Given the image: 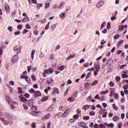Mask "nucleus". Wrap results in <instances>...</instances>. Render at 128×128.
Instances as JSON below:
<instances>
[{
	"label": "nucleus",
	"mask_w": 128,
	"mask_h": 128,
	"mask_svg": "<svg viewBox=\"0 0 128 128\" xmlns=\"http://www.w3.org/2000/svg\"><path fill=\"white\" fill-rule=\"evenodd\" d=\"M94 66L92 68H88V71H94V76H96L98 75V72H100V66L99 62H94Z\"/></svg>",
	"instance_id": "f257e3e1"
},
{
	"label": "nucleus",
	"mask_w": 128,
	"mask_h": 128,
	"mask_svg": "<svg viewBox=\"0 0 128 128\" xmlns=\"http://www.w3.org/2000/svg\"><path fill=\"white\" fill-rule=\"evenodd\" d=\"M59 110L62 112L65 111V112L62 115V118L66 117L68 114V112L70 110V109L68 108V106H60Z\"/></svg>",
	"instance_id": "f03ea898"
},
{
	"label": "nucleus",
	"mask_w": 128,
	"mask_h": 128,
	"mask_svg": "<svg viewBox=\"0 0 128 128\" xmlns=\"http://www.w3.org/2000/svg\"><path fill=\"white\" fill-rule=\"evenodd\" d=\"M14 50H16L17 54H20L22 52V46L20 45L14 46Z\"/></svg>",
	"instance_id": "7ed1b4c3"
},
{
	"label": "nucleus",
	"mask_w": 128,
	"mask_h": 128,
	"mask_svg": "<svg viewBox=\"0 0 128 128\" xmlns=\"http://www.w3.org/2000/svg\"><path fill=\"white\" fill-rule=\"evenodd\" d=\"M18 56L17 54H15L12 56V62L13 64H16V62H18Z\"/></svg>",
	"instance_id": "20e7f679"
},
{
	"label": "nucleus",
	"mask_w": 128,
	"mask_h": 128,
	"mask_svg": "<svg viewBox=\"0 0 128 128\" xmlns=\"http://www.w3.org/2000/svg\"><path fill=\"white\" fill-rule=\"evenodd\" d=\"M52 0H49L45 2V6H44V10H48V8H50V5L51 4Z\"/></svg>",
	"instance_id": "39448f33"
},
{
	"label": "nucleus",
	"mask_w": 128,
	"mask_h": 128,
	"mask_svg": "<svg viewBox=\"0 0 128 128\" xmlns=\"http://www.w3.org/2000/svg\"><path fill=\"white\" fill-rule=\"evenodd\" d=\"M104 4V2L103 0H100L98 2H97V4L96 5L98 8H100L102 6H103Z\"/></svg>",
	"instance_id": "423d86ee"
},
{
	"label": "nucleus",
	"mask_w": 128,
	"mask_h": 128,
	"mask_svg": "<svg viewBox=\"0 0 128 128\" xmlns=\"http://www.w3.org/2000/svg\"><path fill=\"white\" fill-rule=\"evenodd\" d=\"M84 89L86 90L90 89L92 87L90 84L88 82L84 84Z\"/></svg>",
	"instance_id": "0eeeda50"
},
{
	"label": "nucleus",
	"mask_w": 128,
	"mask_h": 128,
	"mask_svg": "<svg viewBox=\"0 0 128 128\" xmlns=\"http://www.w3.org/2000/svg\"><path fill=\"white\" fill-rule=\"evenodd\" d=\"M0 120L2 122L4 123V124H5L6 125H8L10 124V122L8 121L7 120H5L3 118H0Z\"/></svg>",
	"instance_id": "6e6552de"
},
{
	"label": "nucleus",
	"mask_w": 128,
	"mask_h": 128,
	"mask_svg": "<svg viewBox=\"0 0 128 128\" xmlns=\"http://www.w3.org/2000/svg\"><path fill=\"white\" fill-rule=\"evenodd\" d=\"M66 3L65 2H62L60 3L58 7V9H62L64 8V5H65Z\"/></svg>",
	"instance_id": "1a4fd4ad"
},
{
	"label": "nucleus",
	"mask_w": 128,
	"mask_h": 128,
	"mask_svg": "<svg viewBox=\"0 0 128 128\" xmlns=\"http://www.w3.org/2000/svg\"><path fill=\"white\" fill-rule=\"evenodd\" d=\"M60 93V91L58 88H53V92H52V94H58Z\"/></svg>",
	"instance_id": "9d476101"
},
{
	"label": "nucleus",
	"mask_w": 128,
	"mask_h": 128,
	"mask_svg": "<svg viewBox=\"0 0 128 128\" xmlns=\"http://www.w3.org/2000/svg\"><path fill=\"white\" fill-rule=\"evenodd\" d=\"M5 10H6V12L8 14H10V8L8 6V4H6L5 5Z\"/></svg>",
	"instance_id": "9b49d317"
},
{
	"label": "nucleus",
	"mask_w": 128,
	"mask_h": 128,
	"mask_svg": "<svg viewBox=\"0 0 128 128\" xmlns=\"http://www.w3.org/2000/svg\"><path fill=\"white\" fill-rule=\"evenodd\" d=\"M113 64V60L112 58H109L107 61V64H108V66H112Z\"/></svg>",
	"instance_id": "f8f14e48"
},
{
	"label": "nucleus",
	"mask_w": 128,
	"mask_h": 128,
	"mask_svg": "<svg viewBox=\"0 0 128 128\" xmlns=\"http://www.w3.org/2000/svg\"><path fill=\"white\" fill-rule=\"evenodd\" d=\"M106 126L107 128H114V124L113 123H110V124H108L107 122L105 123Z\"/></svg>",
	"instance_id": "ddd939ff"
},
{
	"label": "nucleus",
	"mask_w": 128,
	"mask_h": 128,
	"mask_svg": "<svg viewBox=\"0 0 128 128\" xmlns=\"http://www.w3.org/2000/svg\"><path fill=\"white\" fill-rule=\"evenodd\" d=\"M78 126H79L83 128V127L86 126V123L84 122H79L78 123Z\"/></svg>",
	"instance_id": "4468645a"
},
{
	"label": "nucleus",
	"mask_w": 128,
	"mask_h": 128,
	"mask_svg": "<svg viewBox=\"0 0 128 128\" xmlns=\"http://www.w3.org/2000/svg\"><path fill=\"white\" fill-rule=\"evenodd\" d=\"M34 94H35V96H36V98H37V97L41 96L42 93L40 92V91L37 90L35 92Z\"/></svg>",
	"instance_id": "2eb2a0df"
},
{
	"label": "nucleus",
	"mask_w": 128,
	"mask_h": 128,
	"mask_svg": "<svg viewBox=\"0 0 128 128\" xmlns=\"http://www.w3.org/2000/svg\"><path fill=\"white\" fill-rule=\"evenodd\" d=\"M22 21L23 22H27L30 21V18L26 16L22 19Z\"/></svg>",
	"instance_id": "dca6fc26"
},
{
	"label": "nucleus",
	"mask_w": 128,
	"mask_h": 128,
	"mask_svg": "<svg viewBox=\"0 0 128 128\" xmlns=\"http://www.w3.org/2000/svg\"><path fill=\"white\" fill-rule=\"evenodd\" d=\"M19 98L22 102H25L27 101V99L26 98L24 97H23V96L22 97V95L19 96Z\"/></svg>",
	"instance_id": "f3484780"
},
{
	"label": "nucleus",
	"mask_w": 128,
	"mask_h": 128,
	"mask_svg": "<svg viewBox=\"0 0 128 128\" xmlns=\"http://www.w3.org/2000/svg\"><path fill=\"white\" fill-rule=\"evenodd\" d=\"M50 117V114H46L45 117H43L42 118V120H48Z\"/></svg>",
	"instance_id": "a211bd4d"
},
{
	"label": "nucleus",
	"mask_w": 128,
	"mask_h": 128,
	"mask_svg": "<svg viewBox=\"0 0 128 128\" xmlns=\"http://www.w3.org/2000/svg\"><path fill=\"white\" fill-rule=\"evenodd\" d=\"M48 72H49V70H45L44 71V72H43V74H42V76L44 77V78H46V77L47 76V75H46V74H48Z\"/></svg>",
	"instance_id": "6ab92c4d"
},
{
	"label": "nucleus",
	"mask_w": 128,
	"mask_h": 128,
	"mask_svg": "<svg viewBox=\"0 0 128 128\" xmlns=\"http://www.w3.org/2000/svg\"><path fill=\"white\" fill-rule=\"evenodd\" d=\"M90 108V106L86 105V106H83L82 108L84 110H88V108Z\"/></svg>",
	"instance_id": "aec40b11"
},
{
	"label": "nucleus",
	"mask_w": 128,
	"mask_h": 128,
	"mask_svg": "<svg viewBox=\"0 0 128 128\" xmlns=\"http://www.w3.org/2000/svg\"><path fill=\"white\" fill-rule=\"evenodd\" d=\"M60 18L61 19H64V18H66V14L64 12L61 13L60 15Z\"/></svg>",
	"instance_id": "412c9836"
},
{
	"label": "nucleus",
	"mask_w": 128,
	"mask_h": 128,
	"mask_svg": "<svg viewBox=\"0 0 128 128\" xmlns=\"http://www.w3.org/2000/svg\"><path fill=\"white\" fill-rule=\"evenodd\" d=\"M36 52L35 50H32V52H31V56L32 59H34V53Z\"/></svg>",
	"instance_id": "4be33fe9"
},
{
	"label": "nucleus",
	"mask_w": 128,
	"mask_h": 128,
	"mask_svg": "<svg viewBox=\"0 0 128 128\" xmlns=\"http://www.w3.org/2000/svg\"><path fill=\"white\" fill-rule=\"evenodd\" d=\"M117 14H118V12H115L114 16H113L111 18V20H112V21L116 20V16Z\"/></svg>",
	"instance_id": "5701e85b"
},
{
	"label": "nucleus",
	"mask_w": 128,
	"mask_h": 128,
	"mask_svg": "<svg viewBox=\"0 0 128 128\" xmlns=\"http://www.w3.org/2000/svg\"><path fill=\"white\" fill-rule=\"evenodd\" d=\"M53 81V80L52 78H50L46 80V83L48 84H51Z\"/></svg>",
	"instance_id": "b1692460"
},
{
	"label": "nucleus",
	"mask_w": 128,
	"mask_h": 128,
	"mask_svg": "<svg viewBox=\"0 0 128 128\" xmlns=\"http://www.w3.org/2000/svg\"><path fill=\"white\" fill-rule=\"evenodd\" d=\"M26 81L28 83V84H30V83H31V80H30V78L28 77V76H26Z\"/></svg>",
	"instance_id": "393cba45"
},
{
	"label": "nucleus",
	"mask_w": 128,
	"mask_h": 128,
	"mask_svg": "<svg viewBox=\"0 0 128 128\" xmlns=\"http://www.w3.org/2000/svg\"><path fill=\"white\" fill-rule=\"evenodd\" d=\"M70 90V88H68L66 89V90L65 91V92L64 93V96H66L68 95V91Z\"/></svg>",
	"instance_id": "a878e982"
},
{
	"label": "nucleus",
	"mask_w": 128,
	"mask_h": 128,
	"mask_svg": "<svg viewBox=\"0 0 128 128\" xmlns=\"http://www.w3.org/2000/svg\"><path fill=\"white\" fill-rule=\"evenodd\" d=\"M65 68H66L65 66L62 65V66H59L58 69L60 71H63L64 70Z\"/></svg>",
	"instance_id": "bb28decb"
},
{
	"label": "nucleus",
	"mask_w": 128,
	"mask_h": 128,
	"mask_svg": "<svg viewBox=\"0 0 128 128\" xmlns=\"http://www.w3.org/2000/svg\"><path fill=\"white\" fill-rule=\"evenodd\" d=\"M6 100L8 103H10L11 102V99L8 96H6Z\"/></svg>",
	"instance_id": "cd10ccee"
},
{
	"label": "nucleus",
	"mask_w": 128,
	"mask_h": 128,
	"mask_svg": "<svg viewBox=\"0 0 128 128\" xmlns=\"http://www.w3.org/2000/svg\"><path fill=\"white\" fill-rule=\"evenodd\" d=\"M98 80H94V82H93L90 84V85H91V86H96V84H98Z\"/></svg>",
	"instance_id": "c85d7f7f"
},
{
	"label": "nucleus",
	"mask_w": 128,
	"mask_h": 128,
	"mask_svg": "<svg viewBox=\"0 0 128 128\" xmlns=\"http://www.w3.org/2000/svg\"><path fill=\"white\" fill-rule=\"evenodd\" d=\"M106 25V22H102V24H101L100 28L101 29H104Z\"/></svg>",
	"instance_id": "c756f323"
},
{
	"label": "nucleus",
	"mask_w": 128,
	"mask_h": 128,
	"mask_svg": "<svg viewBox=\"0 0 128 128\" xmlns=\"http://www.w3.org/2000/svg\"><path fill=\"white\" fill-rule=\"evenodd\" d=\"M120 117L119 116H115L113 118V120L114 122H117L118 120H120Z\"/></svg>",
	"instance_id": "7c9ffc66"
},
{
	"label": "nucleus",
	"mask_w": 128,
	"mask_h": 128,
	"mask_svg": "<svg viewBox=\"0 0 128 128\" xmlns=\"http://www.w3.org/2000/svg\"><path fill=\"white\" fill-rule=\"evenodd\" d=\"M51 89H52V88L50 86L48 87V88H46L44 90L45 93L48 94V91H50L51 90Z\"/></svg>",
	"instance_id": "2f4dec72"
},
{
	"label": "nucleus",
	"mask_w": 128,
	"mask_h": 128,
	"mask_svg": "<svg viewBox=\"0 0 128 128\" xmlns=\"http://www.w3.org/2000/svg\"><path fill=\"white\" fill-rule=\"evenodd\" d=\"M31 110H32V111L38 110V107H37V106H32V108H31Z\"/></svg>",
	"instance_id": "473e14b6"
},
{
	"label": "nucleus",
	"mask_w": 128,
	"mask_h": 128,
	"mask_svg": "<svg viewBox=\"0 0 128 128\" xmlns=\"http://www.w3.org/2000/svg\"><path fill=\"white\" fill-rule=\"evenodd\" d=\"M118 28H119V30H120V31H122L124 29V25H120Z\"/></svg>",
	"instance_id": "72a5a7b5"
},
{
	"label": "nucleus",
	"mask_w": 128,
	"mask_h": 128,
	"mask_svg": "<svg viewBox=\"0 0 128 128\" xmlns=\"http://www.w3.org/2000/svg\"><path fill=\"white\" fill-rule=\"evenodd\" d=\"M67 100L69 101V102H74L75 100V99H74L73 97H70V98H68L67 99Z\"/></svg>",
	"instance_id": "f704fd0d"
},
{
	"label": "nucleus",
	"mask_w": 128,
	"mask_h": 128,
	"mask_svg": "<svg viewBox=\"0 0 128 128\" xmlns=\"http://www.w3.org/2000/svg\"><path fill=\"white\" fill-rule=\"evenodd\" d=\"M74 54H71L66 58V60H70L71 58H74Z\"/></svg>",
	"instance_id": "c9c22d12"
},
{
	"label": "nucleus",
	"mask_w": 128,
	"mask_h": 128,
	"mask_svg": "<svg viewBox=\"0 0 128 128\" xmlns=\"http://www.w3.org/2000/svg\"><path fill=\"white\" fill-rule=\"evenodd\" d=\"M108 92H109V90H106V91H102L100 94H101V95H103V94H108Z\"/></svg>",
	"instance_id": "e433bc0d"
},
{
	"label": "nucleus",
	"mask_w": 128,
	"mask_h": 128,
	"mask_svg": "<svg viewBox=\"0 0 128 128\" xmlns=\"http://www.w3.org/2000/svg\"><path fill=\"white\" fill-rule=\"evenodd\" d=\"M99 128H106L105 124H99Z\"/></svg>",
	"instance_id": "4c0bfd02"
},
{
	"label": "nucleus",
	"mask_w": 128,
	"mask_h": 128,
	"mask_svg": "<svg viewBox=\"0 0 128 128\" xmlns=\"http://www.w3.org/2000/svg\"><path fill=\"white\" fill-rule=\"evenodd\" d=\"M114 98L116 100H118V94L116 93L114 94Z\"/></svg>",
	"instance_id": "58836bf2"
},
{
	"label": "nucleus",
	"mask_w": 128,
	"mask_h": 128,
	"mask_svg": "<svg viewBox=\"0 0 128 128\" xmlns=\"http://www.w3.org/2000/svg\"><path fill=\"white\" fill-rule=\"evenodd\" d=\"M105 112H106L105 109H101L100 110L99 113L100 114H102L104 113Z\"/></svg>",
	"instance_id": "ea45409f"
},
{
	"label": "nucleus",
	"mask_w": 128,
	"mask_h": 128,
	"mask_svg": "<svg viewBox=\"0 0 128 128\" xmlns=\"http://www.w3.org/2000/svg\"><path fill=\"white\" fill-rule=\"evenodd\" d=\"M32 80L34 82L36 80V76H34V75H32Z\"/></svg>",
	"instance_id": "a19ab883"
},
{
	"label": "nucleus",
	"mask_w": 128,
	"mask_h": 128,
	"mask_svg": "<svg viewBox=\"0 0 128 128\" xmlns=\"http://www.w3.org/2000/svg\"><path fill=\"white\" fill-rule=\"evenodd\" d=\"M50 22H48V24L47 25H46V26H45V30H47L50 28Z\"/></svg>",
	"instance_id": "79ce46f5"
},
{
	"label": "nucleus",
	"mask_w": 128,
	"mask_h": 128,
	"mask_svg": "<svg viewBox=\"0 0 128 128\" xmlns=\"http://www.w3.org/2000/svg\"><path fill=\"white\" fill-rule=\"evenodd\" d=\"M112 106L114 110H118V108L115 104H112Z\"/></svg>",
	"instance_id": "37998d69"
},
{
	"label": "nucleus",
	"mask_w": 128,
	"mask_h": 128,
	"mask_svg": "<svg viewBox=\"0 0 128 128\" xmlns=\"http://www.w3.org/2000/svg\"><path fill=\"white\" fill-rule=\"evenodd\" d=\"M115 88H110V93L112 94H114V93L115 92Z\"/></svg>",
	"instance_id": "c03bdc74"
},
{
	"label": "nucleus",
	"mask_w": 128,
	"mask_h": 128,
	"mask_svg": "<svg viewBox=\"0 0 128 128\" xmlns=\"http://www.w3.org/2000/svg\"><path fill=\"white\" fill-rule=\"evenodd\" d=\"M36 112H30V114L32 116H36Z\"/></svg>",
	"instance_id": "a18cd8bd"
},
{
	"label": "nucleus",
	"mask_w": 128,
	"mask_h": 128,
	"mask_svg": "<svg viewBox=\"0 0 128 128\" xmlns=\"http://www.w3.org/2000/svg\"><path fill=\"white\" fill-rule=\"evenodd\" d=\"M48 99V97L47 96L44 97V98H42V100L43 101V102H44V101H46Z\"/></svg>",
	"instance_id": "49530a36"
},
{
	"label": "nucleus",
	"mask_w": 128,
	"mask_h": 128,
	"mask_svg": "<svg viewBox=\"0 0 128 128\" xmlns=\"http://www.w3.org/2000/svg\"><path fill=\"white\" fill-rule=\"evenodd\" d=\"M23 107H24V109L25 110H28V105H26V104H23Z\"/></svg>",
	"instance_id": "de8ad7c7"
},
{
	"label": "nucleus",
	"mask_w": 128,
	"mask_h": 128,
	"mask_svg": "<svg viewBox=\"0 0 128 128\" xmlns=\"http://www.w3.org/2000/svg\"><path fill=\"white\" fill-rule=\"evenodd\" d=\"M20 34H21L20 31H18V32H14V34L16 36H18V35H20Z\"/></svg>",
	"instance_id": "09e8293b"
},
{
	"label": "nucleus",
	"mask_w": 128,
	"mask_h": 128,
	"mask_svg": "<svg viewBox=\"0 0 128 128\" xmlns=\"http://www.w3.org/2000/svg\"><path fill=\"white\" fill-rule=\"evenodd\" d=\"M89 114H90V116H94L95 115V112L94 111H92V112H90Z\"/></svg>",
	"instance_id": "8fccbe9b"
},
{
	"label": "nucleus",
	"mask_w": 128,
	"mask_h": 128,
	"mask_svg": "<svg viewBox=\"0 0 128 128\" xmlns=\"http://www.w3.org/2000/svg\"><path fill=\"white\" fill-rule=\"evenodd\" d=\"M48 72L50 73V74H52L54 72V68H50L48 69Z\"/></svg>",
	"instance_id": "3c124183"
},
{
	"label": "nucleus",
	"mask_w": 128,
	"mask_h": 128,
	"mask_svg": "<svg viewBox=\"0 0 128 128\" xmlns=\"http://www.w3.org/2000/svg\"><path fill=\"white\" fill-rule=\"evenodd\" d=\"M29 92L31 94H34L35 92V90L34 88H31L29 90Z\"/></svg>",
	"instance_id": "603ef678"
},
{
	"label": "nucleus",
	"mask_w": 128,
	"mask_h": 128,
	"mask_svg": "<svg viewBox=\"0 0 128 128\" xmlns=\"http://www.w3.org/2000/svg\"><path fill=\"white\" fill-rule=\"evenodd\" d=\"M18 89L19 94H21L23 92V91H22V88H18Z\"/></svg>",
	"instance_id": "864d4df0"
},
{
	"label": "nucleus",
	"mask_w": 128,
	"mask_h": 128,
	"mask_svg": "<svg viewBox=\"0 0 128 128\" xmlns=\"http://www.w3.org/2000/svg\"><path fill=\"white\" fill-rule=\"evenodd\" d=\"M122 76L123 78H128V75L126 74H122Z\"/></svg>",
	"instance_id": "5fc2aeb1"
},
{
	"label": "nucleus",
	"mask_w": 128,
	"mask_h": 128,
	"mask_svg": "<svg viewBox=\"0 0 128 128\" xmlns=\"http://www.w3.org/2000/svg\"><path fill=\"white\" fill-rule=\"evenodd\" d=\"M7 120H10L9 122H10L12 120V118L11 116H9L8 117L6 118Z\"/></svg>",
	"instance_id": "6e6d98bb"
},
{
	"label": "nucleus",
	"mask_w": 128,
	"mask_h": 128,
	"mask_svg": "<svg viewBox=\"0 0 128 128\" xmlns=\"http://www.w3.org/2000/svg\"><path fill=\"white\" fill-rule=\"evenodd\" d=\"M83 119L84 120H88L90 119V116H84L83 117Z\"/></svg>",
	"instance_id": "4d7b16f0"
},
{
	"label": "nucleus",
	"mask_w": 128,
	"mask_h": 128,
	"mask_svg": "<svg viewBox=\"0 0 128 128\" xmlns=\"http://www.w3.org/2000/svg\"><path fill=\"white\" fill-rule=\"evenodd\" d=\"M120 38V35L116 34L114 36V39L116 40L118 38Z\"/></svg>",
	"instance_id": "13d9d810"
},
{
	"label": "nucleus",
	"mask_w": 128,
	"mask_h": 128,
	"mask_svg": "<svg viewBox=\"0 0 128 128\" xmlns=\"http://www.w3.org/2000/svg\"><path fill=\"white\" fill-rule=\"evenodd\" d=\"M42 115V113L40 112H36V116H39Z\"/></svg>",
	"instance_id": "bf43d9fd"
},
{
	"label": "nucleus",
	"mask_w": 128,
	"mask_h": 128,
	"mask_svg": "<svg viewBox=\"0 0 128 128\" xmlns=\"http://www.w3.org/2000/svg\"><path fill=\"white\" fill-rule=\"evenodd\" d=\"M79 116L78 114H74L73 116V118H74V120H78V118Z\"/></svg>",
	"instance_id": "052dcab7"
},
{
	"label": "nucleus",
	"mask_w": 128,
	"mask_h": 128,
	"mask_svg": "<svg viewBox=\"0 0 128 128\" xmlns=\"http://www.w3.org/2000/svg\"><path fill=\"white\" fill-rule=\"evenodd\" d=\"M54 58H55V56H54V54H52V55L50 56V59L51 60H54Z\"/></svg>",
	"instance_id": "680f3d73"
},
{
	"label": "nucleus",
	"mask_w": 128,
	"mask_h": 128,
	"mask_svg": "<svg viewBox=\"0 0 128 128\" xmlns=\"http://www.w3.org/2000/svg\"><path fill=\"white\" fill-rule=\"evenodd\" d=\"M9 84H10V86H14V82L12 80H10L9 82Z\"/></svg>",
	"instance_id": "e2e57ef3"
},
{
	"label": "nucleus",
	"mask_w": 128,
	"mask_h": 128,
	"mask_svg": "<svg viewBox=\"0 0 128 128\" xmlns=\"http://www.w3.org/2000/svg\"><path fill=\"white\" fill-rule=\"evenodd\" d=\"M94 128H100V125L98 124H94Z\"/></svg>",
	"instance_id": "0e129e2a"
},
{
	"label": "nucleus",
	"mask_w": 128,
	"mask_h": 128,
	"mask_svg": "<svg viewBox=\"0 0 128 128\" xmlns=\"http://www.w3.org/2000/svg\"><path fill=\"white\" fill-rule=\"evenodd\" d=\"M26 28L27 29H30V28H31V26H30L29 24H27L26 26Z\"/></svg>",
	"instance_id": "69168bd1"
},
{
	"label": "nucleus",
	"mask_w": 128,
	"mask_h": 128,
	"mask_svg": "<svg viewBox=\"0 0 128 128\" xmlns=\"http://www.w3.org/2000/svg\"><path fill=\"white\" fill-rule=\"evenodd\" d=\"M8 30L10 32H12V26H10L9 27H8Z\"/></svg>",
	"instance_id": "338daca9"
},
{
	"label": "nucleus",
	"mask_w": 128,
	"mask_h": 128,
	"mask_svg": "<svg viewBox=\"0 0 128 128\" xmlns=\"http://www.w3.org/2000/svg\"><path fill=\"white\" fill-rule=\"evenodd\" d=\"M110 86L111 87H113L114 86V84L112 82H110V83L109 84Z\"/></svg>",
	"instance_id": "774afa93"
}]
</instances>
